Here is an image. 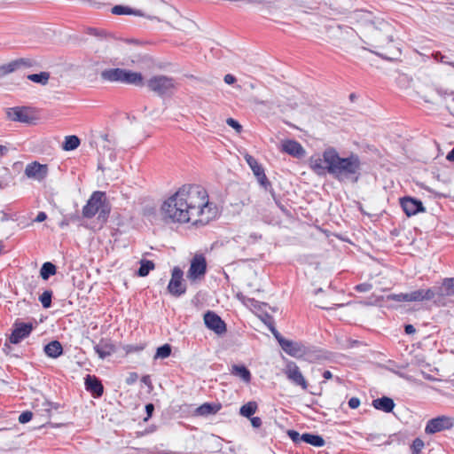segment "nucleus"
Instances as JSON below:
<instances>
[{
    "label": "nucleus",
    "mask_w": 454,
    "mask_h": 454,
    "mask_svg": "<svg viewBox=\"0 0 454 454\" xmlns=\"http://www.w3.org/2000/svg\"><path fill=\"white\" fill-rule=\"evenodd\" d=\"M226 123L234 129L238 133H240L243 129L242 126L233 118H228Z\"/></svg>",
    "instance_id": "42"
},
{
    "label": "nucleus",
    "mask_w": 454,
    "mask_h": 454,
    "mask_svg": "<svg viewBox=\"0 0 454 454\" xmlns=\"http://www.w3.org/2000/svg\"><path fill=\"white\" fill-rule=\"evenodd\" d=\"M400 205L405 215L409 217L426 210L421 200L411 197L400 199Z\"/></svg>",
    "instance_id": "13"
},
{
    "label": "nucleus",
    "mask_w": 454,
    "mask_h": 454,
    "mask_svg": "<svg viewBox=\"0 0 454 454\" xmlns=\"http://www.w3.org/2000/svg\"><path fill=\"white\" fill-rule=\"evenodd\" d=\"M112 12L116 15L133 14L137 16H143L139 10H134L129 7L122 5H115L114 7H113Z\"/></svg>",
    "instance_id": "30"
},
{
    "label": "nucleus",
    "mask_w": 454,
    "mask_h": 454,
    "mask_svg": "<svg viewBox=\"0 0 454 454\" xmlns=\"http://www.w3.org/2000/svg\"><path fill=\"white\" fill-rule=\"evenodd\" d=\"M381 27H372L370 31V36L372 41V45L375 47H382L393 42L390 35L391 27L387 22L380 23Z\"/></svg>",
    "instance_id": "6"
},
{
    "label": "nucleus",
    "mask_w": 454,
    "mask_h": 454,
    "mask_svg": "<svg viewBox=\"0 0 454 454\" xmlns=\"http://www.w3.org/2000/svg\"><path fill=\"white\" fill-rule=\"evenodd\" d=\"M165 221L207 223L213 216L207 191L200 185L184 184L166 200L160 207Z\"/></svg>",
    "instance_id": "1"
},
{
    "label": "nucleus",
    "mask_w": 454,
    "mask_h": 454,
    "mask_svg": "<svg viewBox=\"0 0 454 454\" xmlns=\"http://www.w3.org/2000/svg\"><path fill=\"white\" fill-rule=\"evenodd\" d=\"M45 354L51 358H58L63 353V348L59 340H52L44 346Z\"/></svg>",
    "instance_id": "24"
},
{
    "label": "nucleus",
    "mask_w": 454,
    "mask_h": 454,
    "mask_svg": "<svg viewBox=\"0 0 454 454\" xmlns=\"http://www.w3.org/2000/svg\"><path fill=\"white\" fill-rule=\"evenodd\" d=\"M171 350L172 348L169 344H164L159 347L154 355V359L168 357L171 354Z\"/></svg>",
    "instance_id": "34"
},
{
    "label": "nucleus",
    "mask_w": 454,
    "mask_h": 454,
    "mask_svg": "<svg viewBox=\"0 0 454 454\" xmlns=\"http://www.w3.org/2000/svg\"><path fill=\"white\" fill-rule=\"evenodd\" d=\"M155 267L153 262L149 260H141L140 261V267L137 270V275L139 277H146L150 270H153Z\"/></svg>",
    "instance_id": "32"
},
{
    "label": "nucleus",
    "mask_w": 454,
    "mask_h": 454,
    "mask_svg": "<svg viewBox=\"0 0 454 454\" xmlns=\"http://www.w3.org/2000/svg\"><path fill=\"white\" fill-rule=\"evenodd\" d=\"M52 292L50 290L44 291L40 296L39 301H41L44 309H48L51 306Z\"/></svg>",
    "instance_id": "36"
},
{
    "label": "nucleus",
    "mask_w": 454,
    "mask_h": 454,
    "mask_svg": "<svg viewBox=\"0 0 454 454\" xmlns=\"http://www.w3.org/2000/svg\"><path fill=\"white\" fill-rule=\"evenodd\" d=\"M48 174V166L40 164L34 161L27 165L25 168V175L28 178H33L38 181L43 180Z\"/></svg>",
    "instance_id": "16"
},
{
    "label": "nucleus",
    "mask_w": 454,
    "mask_h": 454,
    "mask_svg": "<svg viewBox=\"0 0 454 454\" xmlns=\"http://www.w3.org/2000/svg\"><path fill=\"white\" fill-rule=\"evenodd\" d=\"M219 411V406H216V405H212L210 403H204L202 405H200L198 409H197V411L200 415H208V414H214V413H216L217 411Z\"/></svg>",
    "instance_id": "33"
},
{
    "label": "nucleus",
    "mask_w": 454,
    "mask_h": 454,
    "mask_svg": "<svg viewBox=\"0 0 454 454\" xmlns=\"http://www.w3.org/2000/svg\"><path fill=\"white\" fill-rule=\"evenodd\" d=\"M82 3L88 4L90 6L95 7V8H100L103 4L97 2L95 0H81Z\"/></svg>",
    "instance_id": "49"
},
{
    "label": "nucleus",
    "mask_w": 454,
    "mask_h": 454,
    "mask_svg": "<svg viewBox=\"0 0 454 454\" xmlns=\"http://www.w3.org/2000/svg\"><path fill=\"white\" fill-rule=\"evenodd\" d=\"M32 418H33V413L29 411H23L19 416V422L21 424H25V423L29 422L32 419Z\"/></svg>",
    "instance_id": "41"
},
{
    "label": "nucleus",
    "mask_w": 454,
    "mask_h": 454,
    "mask_svg": "<svg viewBox=\"0 0 454 454\" xmlns=\"http://www.w3.org/2000/svg\"><path fill=\"white\" fill-rule=\"evenodd\" d=\"M47 218V215L44 212H39L35 219V222L41 223Z\"/></svg>",
    "instance_id": "51"
},
{
    "label": "nucleus",
    "mask_w": 454,
    "mask_h": 454,
    "mask_svg": "<svg viewBox=\"0 0 454 454\" xmlns=\"http://www.w3.org/2000/svg\"><path fill=\"white\" fill-rule=\"evenodd\" d=\"M454 425L452 418L442 415L436 418L431 419L427 421L425 433L427 434H434L444 430L450 429Z\"/></svg>",
    "instance_id": "7"
},
{
    "label": "nucleus",
    "mask_w": 454,
    "mask_h": 454,
    "mask_svg": "<svg viewBox=\"0 0 454 454\" xmlns=\"http://www.w3.org/2000/svg\"><path fill=\"white\" fill-rule=\"evenodd\" d=\"M223 80L227 84H233L236 82L235 76L230 74H226Z\"/></svg>",
    "instance_id": "50"
},
{
    "label": "nucleus",
    "mask_w": 454,
    "mask_h": 454,
    "mask_svg": "<svg viewBox=\"0 0 454 454\" xmlns=\"http://www.w3.org/2000/svg\"><path fill=\"white\" fill-rule=\"evenodd\" d=\"M323 377H324L325 380H330V379L333 378V374H332V372L330 371H325L323 372Z\"/></svg>",
    "instance_id": "54"
},
{
    "label": "nucleus",
    "mask_w": 454,
    "mask_h": 454,
    "mask_svg": "<svg viewBox=\"0 0 454 454\" xmlns=\"http://www.w3.org/2000/svg\"><path fill=\"white\" fill-rule=\"evenodd\" d=\"M281 151L296 158H301L305 154L302 145L293 139H287L282 142Z\"/></svg>",
    "instance_id": "18"
},
{
    "label": "nucleus",
    "mask_w": 454,
    "mask_h": 454,
    "mask_svg": "<svg viewBox=\"0 0 454 454\" xmlns=\"http://www.w3.org/2000/svg\"><path fill=\"white\" fill-rule=\"evenodd\" d=\"M447 159L450 161H454V147L452 150L448 153Z\"/></svg>",
    "instance_id": "55"
},
{
    "label": "nucleus",
    "mask_w": 454,
    "mask_h": 454,
    "mask_svg": "<svg viewBox=\"0 0 454 454\" xmlns=\"http://www.w3.org/2000/svg\"><path fill=\"white\" fill-rule=\"evenodd\" d=\"M37 63L33 59L21 58L0 67V76H4L20 67H32Z\"/></svg>",
    "instance_id": "14"
},
{
    "label": "nucleus",
    "mask_w": 454,
    "mask_h": 454,
    "mask_svg": "<svg viewBox=\"0 0 454 454\" xmlns=\"http://www.w3.org/2000/svg\"><path fill=\"white\" fill-rule=\"evenodd\" d=\"M80 145V139L76 136H67L65 137L63 144V149L65 151H72L76 149Z\"/></svg>",
    "instance_id": "31"
},
{
    "label": "nucleus",
    "mask_w": 454,
    "mask_h": 454,
    "mask_svg": "<svg viewBox=\"0 0 454 454\" xmlns=\"http://www.w3.org/2000/svg\"><path fill=\"white\" fill-rule=\"evenodd\" d=\"M360 405V400L359 398L357 397H351L349 400H348V406L351 408V409H356L358 408Z\"/></svg>",
    "instance_id": "46"
},
{
    "label": "nucleus",
    "mask_w": 454,
    "mask_h": 454,
    "mask_svg": "<svg viewBox=\"0 0 454 454\" xmlns=\"http://www.w3.org/2000/svg\"><path fill=\"white\" fill-rule=\"evenodd\" d=\"M302 442L309 443L315 447H322L325 445V440L322 436L317 434H313L309 433H305L301 434Z\"/></svg>",
    "instance_id": "26"
},
{
    "label": "nucleus",
    "mask_w": 454,
    "mask_h": 454,
    "mask_svg": "<svg viewBox=\"0 0 454 454\" xmlns=\"http://www.w3.org/2000/svg\"><path fill=\"white\" fill-rule=\"evenodd\" d=\"M231 372L232 375L240 378L246 383L251 381L250 371L245 365L233 364Z\"/></svg>",
    "instance_id": "25"
},
{
    "label": "nucleus",
    "mask_w": 454,
    "mask_h": 454,
    "mask_svg": "<svg viewBox=\"0 0 454 454\" xmlns=\"http://www.w3.org/2000/svg\"><path fill=\"white\" fill-rule=\"evenodd\" d=\"M249 419L253 427L254 428H259L262 424V419L259 417H251Z\"/></svg>",
    "instance_id": "47"
},
{
    "label": "nucleus",
    "mask_w": 454,
    "mask_h": 454,
    "mask_svg": "<svg viewBox=\"0 0 454 454\" xmlns=\"http://www.w3.org/2000/svg\"><path fill=\"white\" fill-rule=\"evenodd\" d=\"M257 178L258 183L265 189H271V183L267 178L264 169L254 175Z\"/></svg>",
    "instance_id": "37"
},
{
    "label": "nucleus",
    "mask_w": 454,
    "mask_h": 454,
    "mask_svg": "<svg viewBox=\"0 0 454 454\" xmlns=\"http://www.w3.org/2000/svg\"><path fill=\"white\" fill-rule=\"evenodd\" d=\"M404 332L407 334H411V333H414L416 332V329H415V327L412 325H406L404 326Z\"/></svg>",
    "instance_id": "52"
},
{
    "label": "nucleus",
    "mask_w": 454,
    "mask_h": 454,
    "mask_svg": "<svg viewBox=\"0 0 454 454\" xmlns=\"http://www.w3.org/2000/svg\"><path fill=\"white\" fill-rule=\"evenodd\" d=\"M8 149L4 145H0V156H4L7 153Z\"/></svg>",
    "instance_id": "56"
},
{
    "label": "nucleus",
    "mask_w": 454,
    "mask_h": 454,
    "mask_svg": "<svg viewBox=\"0 0 454 454\" xmlns=\"http://www.w3.org/2000/svg\"><path fill=\"white\" fill-rule=\"evenodd\" d=\"M408 302L431 301L436 297V290L434 287L427 289H417L407 293Z\"/></svg>",
    "instance_id": "17"
},
{
    "label": "nucleus",
    "mask_w": 454,
    "mask_h": 454,
    "mask_svg": "<svg viewBox=\"0 0 454 454\" xmlns=\"http://www.w3.org/2000/svg\"><path fill=\"white\" fill-rule=\"evenodd\" d=\"M364 14H365V13H364V12H358V13H356V15L358 17V16H363V15H364Z\"/></svg>",
    "instance_id": "59"
},
{
    "label": "nucleus",
    "mask_w": 454,
    "mask_h": 454,
    "mask_svg": "<svg viewBox=\"0 0 454 454\" xmlns=\"http://www.w3.org/2000/svg\"><path fill=\"white\" fill-rule=\"evenodd\" d=\"M309 168L317 176L329 174L340 183L356 184L361 176V160L357 154L340 157L334 147H327L322 155H312Z\"/></svg>",
    "instance_id": "2"
},
{
    "label": "nucleus",
    "mask_w": 454,
    "mask_h": 454,
    "mask_svg": "<svg viewBox=\"0 0 454 454\" xmlns=\"http://www.w3.org/2000/svg\"><path fill=\"white\" fill-rule=\"evenodd\" d=\"M111 211L104 192H93L87 203L82 207V216L90 219L98 214V219L103 223L107 221Z\"/></svg>",
    "instance_id": "3"
},
{
    "label": "nucleus",
    "mask_w": 454,
    "mask_h": 454,
    "mask_svg": "<svg viewBox=\"0 0 454 454\" xmlns=\"http://www.w3.org/2000/svg\"><path fill=\"white\" fill-rule=\"evenodd\" d=\"M372 285L370 283H362L355 286V290L360 293H366L372 290Z\"/></svg>",
    "instance_id": "44"
},
{
    "label": "nucleus",
    "mask_w": 454,
    "mask_h": 454,
    "mask_svg": "<svg viewBox=\"0 0 454 454\" xmlns=\"http://www.w3.org/2000/svg\"><path fill=\"white\" fill-rule=\"evenodd\" d=\"M424 448V442L420 438H416L411 446L412 454H419Z\"/></svg>",
    "instance_id": "38"
},
{
    "label": "nucleus",
    "mask_w": 454,
    "mask_h": 454,
    "mask_svg": "<svg viewBox=\"0 0 454 454\" xmlns=\"http://www.w3.org/2000/svg\"><path fill=\"white\" fill-rule=\"evenodd\" d=\"M147 87L160 97L173 93L176 88L175 80L166 75H155L151 77L147 82Z\"/></svg>",
    "instance_id": "5"
},
{
    "label": "nucleus",
    "mask_w": 454,
    "mask_h": 454,
    "mask_svg": "<svg viewBox=\"0 0 454 454\" xmlns=\"http://www.w3.org/2000/svg\"><path fill=\"white\" fill-rule=\"evenodd\" d=\"M284 373L294 385L301 387L303 390H307L309 384L302 375L299 366L293 361L286 364Z\"/></svg>",
    "instance_id": "8"
},
{
    "label": "nucleus",
    "mask_w": 454,
    "mask_h": 454,
    "mask_svg": "<svg viewBox=\"0 0 454 454\" xmlns=\"http://www.w3.org/2000/svg\"><path fill=\"white\" fill-rule=\"evenodd\" d=\"M13 330L9 337V341L12 344H18L25 338L28 337L33 331V325L31 323H22L16 321L13 325Z\"/></svg>",
    "instance_id": "11"
},
{
    "label": "nucleus",
    "mask_w": 454,
    "mask_h": 454,
    "mask_svg": "<svg viewBox=\"0 0 454 454\" xmlns=\"http://www.w3.org/2000/svg\"><path fill=\"white\" fill-rule=\"evenodd\" d=\"M207 271V262L203 254H195L191 262L187 278L191 281H196L204 277Z\"/></svg>",
    "instance_id": "10"
},
{
    "label": "nucleus",
    "mask_w": 454,
    "mask_h": 454,
    "mask_svg": "<svg viewBox=\"0 0 454 454\" xmlns=\"http://www.w3.org/2000/svg\"><path fill=\"white\" fill-rule=\"evenodd\" d=\"M271 333L279 343V340H286L274 327L271 328Z\"/></svg>",
    "instance_id": "53"
},
{
    "label": "nucleus",
    "mask_w": 454,
    "mask_h": 454,
    "mask_svg": "<svg viewBox=\"0 0 454 454\" xmlns=\"http://www.w3.org/2000/svg\"><path fill=\"white\" fill-rule=\"evenodd\" d=\"M144 349V346L142 345H129L127 347V352H138Z\"/></svg>",
    "instance_id": "48"
},
{
    "label": "nucleus",
    "mask_w": 454,
    "mask_h": 454,
    "mask_svg": "<svg viewBox=\"0 0 454 454\" xmlns=\"http://www.w3.org/2000/svg\"><path fill=\"white\" fill-rule=\"evenodd\" d=\"M436 297L454 295V279L453 278H444L441 286L434 287Z\"/></svg>",
    "instance_id": "22"
},
{
    "label": "nucleus",
    "mask_w": 454,
    "mask_h": 454,
    "mask_svg": "<svg viewBox=\"0 0 454 454\" xmlns=\"http://www.w3.org/2000/svg\"><path fill=\"white\" fill-rule=\"evenodd\" d=\"M56 266L50 262H44L40 270V276L43 279L47 280L51 276L56 274Z\"/></svg>",
    "instance_id": "29"
},
{
    "label": "nucleus",
    "mask_w": 454,
    "mask_h": 454,
    "mask_svg": "<svg viewBox=\"0 0 454 454\" xmlns=\"http://www.w3.org/2000/svg\"><path fill=\"white\" fill-rule=\"evenodd\" d=\"M387 301H398V302H403V301H407L408 302L407 293L406 294L401 293V294H389V295L387 296Z\"/></svg>",
    "instance_id": "39"
},
{
    "label": "nucleus",
    "mask_w": 454,
    "mask_h": 454,
    "mask_svg": "<svg viewBox=\"0 0 454 454\" xmlns=\"http://www.w3.org/2000/svg\"><path fill=\"white\" fill-rule=\"evenodd\" d=\"M94 350L101 359H105L115 351V347L110 340L101 339L94 346Z\"/></svg>",
    "instance_id": "20"
},
{
    "label": "nucleus",
    "mask_w": 454,
    "mask_h": 454,
    "mask_svg": "<svg viewBox=\"0 0 454 454\" xmlns=\"http://www.w3.org/2000/svg\"><path fill=\"white\" fill-rule=\"evenodd\" d=\"M154 411V405L153 403H147L145 405V411L147 416L145 418V421H147L153 415V412Z\"/></svg>",
    "instance_id": "45"
},
{
    "label": "nucleus",
    "mask_w": 454,
    "mask_h": 454,
    "mask_svg": "<svg viewBox=\"0 0 454 454\" xmlns=\"http://www.w3.org/2000/svg\"><path fill=\"white\" fill-rule=\"evenodd\" d=\"M245 159H246L247 163L251 168L254 175L263 170V168L258 163V161L253 156L247 154L245 156Z\"/></svg>",
    "instance_id": "35"
},
{
    "label": "nucleus",
    "mask_w": 454,
    "mask_h": 454,
    "mask_svg": "<svg viewBox=\"0 0 454 454\" xmlns=\"http://www.w3.org/2000/svg\"><path fill=\"white\" fill-rule=\"evenodd\" d=\"M84 383L86 390L94 397H100L103 395L104 387L96 376L87 375Z\"/></svg>",
    "instance_id": "19"
},
{
    "label": "nucleus",
    "mask_w": 454,
    "mask_h": 454,
    "mask_svg": "<svg viewBox=\"0 0 454 454\" xmlns=\"http://www.w3.org/2000/svg\"><path fill=\"white\" fill-rule=\"evenodd\" d=\"M257 409V403L254 401H250L240 407L239 414L245 418L249 419L256 412Z\"/></svg>",
    "instance_id": "27"
},
{
    "label": "nucleus",
    "mask_w": 454,
    "mask_h": 454,
    "mask_svg": "<svg viewBox=\"0 0 454 454\" xmlns=\"http://www.w3.org/2000/svg\"><path fill=\"white\" fill-rule=\"evenodd\" d=\"M142 381H143L145 384H148V383H150V378H149V376H144V377L142 378Z\"/></svg>",
    "instance_id": "57"
},
{
    "label": "nucleus",
    "mask_w": 454,
    "mask_h": 454,
    "mask_svg": "<svg viewBox=\"0 0 454 454\" xmlns=\"http://www.w3.org/2000/svg\"><path fill=\"white\" fill-rule=\"evenodd\" d=\"M154 431V427H149V429H146L145 431V433H143L142 434H149V433H152Z\"/></svg>",
    "instance_id": "58"
},
{
    "label": "nucleus",
    "mask_w": 454,
    "mask_h": 454,
    "mask_svg": "<svg viewBox=\"0 0 454 454\" xmlns=\"http://www.w3.org/2000/svg\"><path fill=\"white\" fill-rule=\"evenodd\" d=\"M372 406L379 411L384 412H391L395 407V403L392 398L382 396L372 401Z\"/></svg>",
    "instance_id": "23"
},
{
    "label": "nucleus",
    "mask_w": 454,
    "mask_h": 454,
    "mask_svg": "<svg viewBox=\"0 0 454 454\" xmlns=\"http://www.w3.org/2000/svg\"><path fill=\"white\" fill-rule=\"evenodd\" d=\"M204 323L208 329L214 331L216 334L221 335L226 332V324L213 311L205 313Z\"/></svg>",
    "instance_id": "12"
},
{
    "label": "nucleus",
    "mask_w": 454,
    "mask_h": 454,
    "mask_svg": "<svg viewBox=\"0 0 454 454\" xmlns=\"http://www.w3.org/2000/svg\"><path fill=\"white\" fill-rule=\"evenodd\" d=\"M100 77L103 81L109 82H118L136 86L144 85V78L141 73L119 67L103 70L100 73Z\"/></svg>",
    "instance_id": "4"
},
{
    "label": "nucleus",
    "mask_w": 454,
    "mask_h": 454,
    "mask_svg": "<svg viewBox=\"0 0 454 454\" xmlns=\"http://www.w3.org/2000/svg\"><path fill=\"white\" fill-rule=\"evenodd\" d=\"M51 74L49 72H40L39 74H31L27 76V78L35 83H39L41 85H46L49 82Z\"/></svg>",
    "instance_id": "28"
},
{
    "label": "nucleus",
    "mask_w": 454,
    "mask_h": 454,
    "mask_svg": "<svg viewBox=\"0 0 454 454\" xmlns=\"http://www.w3.org/2000/svg\"><path fill=\"white\" fill-rule=\"evenodd\" d=\"M8 117L14 121H20L27 123L30 121V117L24 107H13L10 108L7 112Z\"/></svg>",
    "instance_id": "21"
},
{
    "label": "nucleus",
    "mask_w": 454,
    "mask_h": 454,
    "mask_svg": "<svg viewBox=\"0 0 454 454\" xmlns=\"http://www.w3.org/2000/svg\"><path fill=\"white\" fill-rule=\"evenodd\" d=\"M184 272L179 267L172 270L171 278L168 285V291L173 296L179 297L185 294L186 286L183 283Z\"/></svg>",
    "instance_id": "9"
},
{
    "label": "nucleus",
    "mask_w": 454,
    "mask_h": 454,
    "mask_svg": "<svg viewBox=\"0 0 454 454\" xmlns=\"http://www.w3.org/2000/svg\"><path fill=\"white\" fill-rule=\"evenodd\" d=\"M279 345L286 354L294 357H301L307 353L306 347L301 342L279 340Z\"/></svg>",
    "instance_id": "15"
},
{
    "label": "nucleus",
    "mask_w": 454,
    "mask_h": 454,
    "mask_svg": "<svg viewBox=\"0 0 454 454\" xmlns=\"http://www.w3.org/2000/svg\"><path fill=\"white\" fill-rule=\"evenodd\" d=\"M433 57L434 60L443 64H447L454 67V62L450 61L448 58L445 55L442 54L440 51L434 52L433 54Z\"/></svg>",
    "instance_id": "40"
},
{
    "label": "nucleus",
    "mask_w": 454,
    "mask_h": 454,
    "mask_svg": "<svg viewBox=\"0 0 454 454\" xmlns=\"http://www.w3.org/2000/svg\"><path fill=\"white\" fill-rule=\"evenodd\" d=\"M287 434L291 438V440L295 443H300L301 442H302L301 434H300L295 430H288Z\"/></svg>",
    "instance_id": "43"
}]
</instances>
